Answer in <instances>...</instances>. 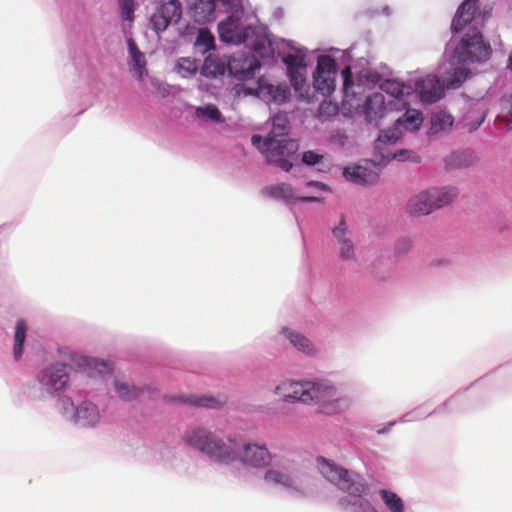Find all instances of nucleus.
I'll return each instance as SVG.
<instances>
[{"mask_svg":"<svg viewBox=\"0 0 512 512\" xmlns=\"http://www.w3.org/2000/svg\"><path fill=\"white\" fill-rule=\"evenodd\" d=\"M230 73L240 80L252 78L260 68L254 56L233 57L228 64Z\"/></svg>","mask_w":512,"mask_h":512,"instance_id":"obj_17","label":"nucleus"},{"mask_svg":"<svg viewBox=\"0 0 512 512\" xmlns=\"http://www.w3.org/2000/svg\"><path fill=\"white\" fill-rule=\"evenodd\" d=\"M119 6L122 19L126 21H132L135 11L134 0H119Z\"/></svg>","mask_w":512,"mask_h":512,"instance_id":"obj_40","label":"nucleus"},{"mask_svg":"<svg viewBox=\"0 0 512 512\" xmlns=\"http://www.w3.org/2000/svg\"><path fill=\"white\" fill-rule=\"evenodd\" d=\"M323 160V155L318 154L314 151H306L303 153L302 162L308 166H315L321 163Z\"/></svg>","mask_w":512,"mask_h":512,"instance_id":"obj_43","label":"nucleus"},{"mask_svg":"<svg viewBox=\"0 0 512 512\" xmlns=\"http://www.w3.org/2000/svg\"><path fill=\"white\" fill-rule=\"evenodd\" d=\"M309 402L308 405H318L324 413H333L338 408L340 395L337 389L328 382H309Z\"/></svg>","mask_w":512,"mask_h":512,"instance_id":"obj_8","label":"nucleus"},{"mask_svg":"<svg viewBox=\"0 0 512 512\" xmlns=\"http://www.w3.org/2000/svg\"><path fill=\"white\" fill-rule=\"evenodd\" d=\"M336 74V61L328 55L320 56L314 74V92L320 93L325 97L331 95L335 89Z\"/></svg>","mask_w":512,"mask_h":512,"instance_id":"obj_9","label":"nucleus"},{"mask_svg":"<svg viewBox=\"0 0 512 512\" xmlns=\"http://www.w3.org/2000/svg\"><path fill=\"white\" fill-rule=\"evenodd\" d=\"M386 431V429H381V430H378V433H384Z\"/></svg>","mask_w":512,"mask_h":512,"instance_id":"obj_55","label":"nucleus"},{"mask_svg":"<svg viewBox=\"0 0 512 512\" xmlns=\"http://www.w3.org/2000/svg\"><path fill=\"white\" fill-rule=\"evenodd\" d=\"M416 91L424 103H435L444 95L440 80L434 75H428L416 83Z\"/></svg>","mask_w":512,"mask_h":512,"instance_id":"obj_15","label":"nucleus"},{"mask_svg":"<svg viewBox=\"0 0 512 512\" xmlns=\"http://www.w3.org/2000/svg\"><path fill=\"white\" fill-rule=\"evenodd\" d=\"M246 95H255L265 100H272L276 103L285 102L290 95V89L285 84L274 85L265 78H259L256 87L243 86Z\"/></svg>","mask_w":512,"mask_h":512,"instance_id":"obj_13","label":"nucleus"},{"mask_svg":"<svg viewBox=\"0 0 512 512\" xmlns=\"http://www.w3.org/2000/svg\"><path fill=\"white\" fill-rule=\"evenodd\" d=\"M454 118L446 111H438L431 117V131L439 133L447 130L453 125Z\"/></svg>","mask_w":512,"mask_h":512,"instance_id":"obj_30","label":"nucleus"},{"mask_svg":"<svg viewBox=\"0 0 512 512\" xmlns=\"http://www.w3.org/2000/svg\"><path fill=\"white\" fill-rule=\"evenodd\" d=\"M347 230L344 219L341 220L339 226L333 229V235L337 239L339 257L342 260L349 261L355 259V249L352 241L345 237Z\"/></svg>","mask_w":512,"mask_h":512,"instance_id":"obj_23","label":"nucleus"},{"mask_svg":"<svg viewBox=\"0 0 512 512\" xmlns=\"http://www.w3.org/2000/svg\"><path fill=\"white\" fill-rule=\"evenodd\" d=\"M195 44L202 52H207L214 48V37L207 29H200Z\"/></svg>","mask_w":512,"mask_h":512,"instance_id":"obj_36","label":"nucleus"},{"mask_svg":"<svg viewBox=\"0 0 512 512\" xmlns=\"http://www.w3.org/2000/svg\"><path fill=\"white\" fill-rule=\"evenodd\" d=\"M244 13L240 0H234L231 7V14L218 24L220 40L228 44H247L249 38L255 33L251 26H244L241 22Z\"/></svg>","mask_w":512,"mask_h":512,"instance_id":"obj_5","label":"nucleus"},{"mask_svg":"<svg viewBox=\"0 0 512 512\" xmlns=\"http://www.w3.org/2000/svg\"><path fill=\"white\" fill-rule=\"evenodd\" d=\"M380 496H381L384 504L386 505V507L391 512H403L404 511V502L401 499V497L398 496L396 493H394L390 490L382 489L380 491Z\"/></svg>","mask_w":512,"mask_h":512,"instance_id":"obj_33","label":"nucleus"},{"mask_svg":"<svg viewBox=\"0 0 512 512\" xmlns=\"http://www.w3.org/2000/svg\"><path fill=\"white\" fill-rule=\"evenodd\" d=\"M429 191H423L412 197L407 203V212L413 216H423L433 211Z\"/></svg>","mask_w":512,"mask_h":512,"instance_id":"obj_24","label":"nucleus"},{"mask_svg":"<svg viewBox=\"0 0 512 512\" xmlns=\"http://www.w3.org/2000/svg\"><path fill=\"white\" fill-rule=\"evenodd\" d=\"M77 365L80 369L87 372V375L90 377L95 376L96 374H109L113 370L112 363L109 361L84 356L78 359Z\"/></svg>","mask_w":512,"mask_h":512,"instance_id":"obj_25","label":"nucleus"},{"mask_svg":"<svg viewBox=\"0 0 512 512\" xmlns=\"http://www.w3.org/2000/svg\"><path fill=\"white\" fill-rule=\"evenodd\" d=\"M479 0H465L458 8L452 23L451 30L455 33L462 31L466 26L474 21V16L478 10Z\"/></svg>","mask_w":512,"mask_h":512,"instance_id":"obj_18","label":"nucleus"},{"mask_svg":"<svg viewBox=\"0 0 512 512\" xmlns=\"http://www.w3.org/2000/svg\"><path fill=\"white\" fill-rule=\"evenodd\" d=\"M423 122L422 113L416 109H408L404 115L396 120L393 129L381 131L378 140L382 143H395L401 134V129L416 131Z\"/></svg>","mask_w":512,"mask_h":512,"instance_id":"obj_12","label":"nucleus"},{"mask_svg":"<svg viewBox=\"0 0 512 512\" xmlns=\"http://www.w3.org/2000/svg\"><path fill=\"white\" fill-rule=\"evenodd\" d=\"M75 420L82 426L95 425L99 420V412L96 405L91 402L80 404L76 409Z\"/></svg>","mask_w":512,"mask_h":512,"instance_id":"obj_26","label":"nucleus"},{"mask_svg":"<svg viewBox=\"0 0 512 512\" xmlns=\"http://www.w3.org/2000/svg\"><path fill=\"white\" fill-rule=\"evenodd\" d=\"M300 86H301V90H294L295 93L297 94L298 98L300 100H304V101H307V102H312L314 100L315 94H316L314 92V90L310 93L311 88H310V86H309V84L307 82L304 83L303 86L300 84Z\"/></svg>","mask_w":512,"mask_h":512,"instance_id":"obj_45","label":"nucleus"},{"mask_svg":"<svg viewBox=\"0 0 512 512\" xmlns=\"http://www.w3.org/2000/svg\"><path fill=\"white\" fill-rule=\"evenodd\" d=\"M128 48H129L131 57L136 56L138 54H142V52L139 50L137 44L134 42L133 39L128 40Z\"/></svg>","mask_w":512,"mask_h":512,"instance_id":"obj_47","label":"nucleus"},{"mask_svg":"<svg viewBox=\"0 0 512 512\" xmlns=\"http://www.w3.org/2000/svg\"><path fill=\"white\" fill-rule=\"evenodd\" d=\"M182 15V5L178 0H164L160 7L152 14L150 25L157 33L167 29L172 23H177Z\"/></svg>","mask_w":512,"mask_h":512,"instance_id":"obj_10","label":"nucleus"},{"mask_svg":"<svg viewBox=\"0 0 512 512\" xmlns=\"http://www.w3.org/2000/svg\"><path fill=\"white\" fill-rule=\"evenodd\" d=\"M183 441L214 462L224 465L238 462L241 438L228 437L224 440L207 428L195 427L184 433Z\"/></svg>","mask_w":512,"mask_h":512,"instance_id":"obj_2","label":"nucleus"},{"mask_svg":"<svg viewBox=\"0 0 512 512\" xmlns=\"http://www.w3.org/2000/svg\"><path fill=\"white\" fill-rule=\"evenodd\" d=\"M343 175L347 180L358 185H372L379 179V174L374 168L362 165L346 167Z\"/></svg>","mask_w":512,"mask_h":512,"instance_id":"obj_20","label":"nucleus"},{"mask_svg":"<svg viewBox=\"0 0 512 512\" xmlns=\"http://www.w3.org/2000/svg\"><path fill=\"white\" fill-rule=\"evenodd\" d=\"M455 75H456L457 77H463V78H465V73H464V71H463L462 69H458V70H456V71H455Z\"/></svg>","mask_w":512,"mask_h":512,"instance_id":"obj_51","label":"nucleus"},{"mask_svg":"<svg viewBox=\"0 0 512 512\" xmlns=\"http://www.w3.org/2000/svg\"><path fill=\"white\" fill-rule=\"evenodd\" d=\"M176 69L182 77H187L197 71V65L195 61L190 58H181L176 64Z\"/></svg>","mask_w":512,"mask_h":512,"instance_id":"obj_38","label":"nucleus"},{"mask_svg":"<svg viewBox=\"0 0 512 512\" xmlns=\"http://www.w3.org/2000/svg\"><path fill=\"white\" fill-rule=\"evenodd\" d=\"M485 117H486V113H483L481 118H480V120L477 122V124H475L473 127L470 128V131L476 130L482 124V122L484 121Z\"/></svg>","mask_w":512,"mask_h":512,"instance_id":"obj_50","label":"nucleus"},{"mask_svg":"<svg viewBox=\"0 0 512 512\" xmlns=\"http://www.w3.org/2000/svg\"><path fill=\"white\" fill-rule=\"evenodd\" d=\"M183 441L214 462L224 465L238 462L241 438L228 437L224 440L207 428L195 427L184 433Z\"/></svg>","mask_w":512,"mask_h":512,"instance_id":"obj_3","label":"nucleus"},{"mask_svg":"<svg viewBox=\"0 0 512 512\" xmlns=\"http://www.w3.org/2000/svg\"><path fill=\"white\" fill-rule=\"evenodd\" d=\"M196 115L198 117H207L215 122H222V114L220 110L213 104H208L204 107H198L196 109Z\"/></svg>","mask_w":512,"mask_h":512,"instance_id":"obj_37","label":"nucleus"},{"mask_svg":"<svg viewBox=\"0 0 512 512\" xmlns=\"http://www.w3.org/2000/svg\"><path fill=\"white\" fill-rule=\"evenodd\" d=\"M131 58H132V67L136 71L138 78L141 79L143 77L144 73H146L145 55L142 53V54L133 56Z\"/></svg>","mask_w":512,"mask_h":512,"instance_id":"obj_42","label":"nucleus"},{"mask_svg":"<svg viewBox=\"0 0 512 512\" xmlns=\"http://www.w3.org/2000/svg\"><path fill=\"white\" fill-rule=\"evenodd\" d=\"M407 153H408V151H406V150H400L394 154V158H396L400 161H404V160L408 159V157H406Z\"/></svg>","mask_w":512,"mask_h":512,"instance_id":"obj_49","label":"nucleus"},{"mask_svg":"<svg viewBox=\"0 0 512 512\" xmlns=\"http://www.w3.org/2000/svg\"><path fill=\"white\" fill-rule=\"evenodd\" d=\"M27 325L23 319H19L15 328L14 335V349L13 354L16 360H18L23 353V344L26 338Z\"/></svg>","mask_w":512,"mask_h":512,"instance_id":"obj_31","label":"nucleus"},{"mask_svg":"<svg viewBox=\"0 0 512 512\" xmlns=\"http://www.w3.org/2000/svg\"><path fill=\"white\" fill-rule=\"evenodd\" d=\"M289 338L291 343L299 350L306 353L311 352L310 341L306 337L298 333H290Z\"/></svg>","mask_w":512,"mask_h":512,"instance_id":"obj_41","label":"nucleus"},{"mask_svg":"<svg viewBox=\"0 0 512 512\" xmlns=\"http://www.w3.org/2000/svg\"><path fill=\"white\" fill-rule=\"evenodd\" d=\"M262 193L270 198L283 201H290L293 199L307 203L321 201L319 197H297L293 187L288 183H278L266 186L263 188Z\"/></svg>","mask_w":512,"mask_h":512,"instance_id":"obj_16","label":"nucleus"},{"mask_svg":"<svg viewBox=\"0 0 512 512\" xmlns=\"http://www.w3.org/2000/svg\"><path fill=\"white\" fill-rule=\"evenodd\" d=\"M209 69V60L207 59L204 64V71L206 75H209L210 73L207 71Z\"/></svg>","mask_w":512,"mask_h":512,"instance_id":"obj_52","label":"nucleus"},{"mask_svg":"<svg viewBox=\"0 0 512 512\" xmlns=\"http://www.w3.org/2000/svg\"><path fill=\"white\" fill-rule=\"evenodd\" d=\"M363 113L368 123L377 124L386 113L384 95L380 92H375L367 96L363 105Z\"/></svg>","mask_w":512,"mask_h":512,"instance_id":"obj_19","label":"nucleus"},{"mask_svg":"<svg viewBox=\"0 0 512 512\" xmlns=\"http://www.w3.org/2000/svg\"><path fill=\"white\" fill-rule=\"evenodd\" d=\"M308 185L318 186V187H321L322 189H324V188H325V186H324V185H322V184H320V183H318V182H309V183H308Z\"/></svg>","mask_w":512,"mask_h":512,"instance_id":"obj_54","label":"nucleus"},{"mask_svg":"<svg viewBox=\"0 0 512 512\" xmlns=\"http://www.w3.org/2000/svg\"><path fill=\"white\" fill-rule=\"evenodd\" d=\"M287 131V119L285 116L277 115L273 118V128L268 135L276 139L277 136L285 134Z\"/></svg>","mask_w":512,"mask_h":512,"instance_id":"obj_39","label":"nucleus"},{"mask_svg":"<svg viewBox=\"0 0 512 512\" xmlns=\"http://www.w3.org/2000/svg\"><path fill=\"white\" fill-rule=\"evenodd\" d=\"M177 400L180 402H183V403L193 405V406L211 408V409L219 408V407L223 406L224 404H226V402H227V399L225 396L213 397V396H207V395H203V396L192 395V396H188V397H178Z\"/></svg>","mask_w":512,"mask_h":512,"instance_id":"obj_27","label":"nucleus"},{"mask_svg":"<svg viewBox=\"0 0 512 512\" xmlns=\"http://www.w3.org/2000/svg\"><path fill=\"white\" fill-rule=\"evenodd\" d=\"M342 77H343V92H344L345 96L348 97L350 90L353 86L352 72H351V68L349 66L345 67L342 70Z\"/></svg>","mask_w":512,"mask_h":512,"instance_id":"obj_44","label":"nucleus"},{"mask_svg":"<svg viewBox=\"0 0 512 512\" xmlns=\"http://www.w3.org/2000/svg\"><path fill=\"white\" fill-rule=\"evenodd\" d=\"M428 191L433 204V209H439L450 204L458 195L457 190L452 187H445L441 189L435 188Z\"/></svg>","mask_w":512,"mask_h":512,"instance_id":"obj_29","label":"nucleus"},{"mask_svg":"<svg viewBox=\"0 0 512 512\" xmlns=\"http://www.w3.org/2000/svg\"><path fill=\"white\" fill-rule=\"evenodd\" d=\"M115 390L118 394V396L124 400V401H132L138 398L139 394L141 393V390L138 389L136 386L129 384L127 382H122L116 380L114 382Z\"/></svg>","mask_w":512,"mask_h":512,"instance_id":"obj_32","label":"nucleus"},{"mask_svg":"<svg viewBox=\"0 0 512 512\" xmlns=\"http://www.w3.org/2000/svg\"><path fill=\"white\" fill-rule=\"evenodd\" d=\"M507 68L512 70V53L510 54L508 58Z\"/></svg>","mask_w":512,"mask_h":512,"instance_id":"obj_53","label":"nucleus"},{"mask_svg":"<svg viewBox=\"0 0 512 512\" xmlns=\"http://www.w3.org/2000/svg\"><path fill=\"white\" fill-rule=\"evenodd\" d=\"M317 467L323 477L347 494L339 499L342 508H351V512L373 511L371 503L364 498L369 487L361 475L323 457L317 459Z\"/></svg>","mask_w":512,"mask_h":512,"instance_id":"obj_1","label":"nucleus"},{"mask_svg":"<svg viewBox=\"0 0 512 512\" xmlns=\"http://www.w3.org/2000/svg\"><path fill=\"white\" fill-rule=\"evenodd\" d=\"M309 382L284 380L275 387L274 393L281 397L284 402L306 404L311 399L308 397Z\"/></svg>","mask_w":512,"mask_h":512,"instance_id":"obj_14","label":"nucleus"},{"mask_svg":"<svg viewBox=\"0 0 512 512\" xmlns=\"http://www.w3.org/2000/svg\"><path fill=\"white\" fill-rule=\"evenodd\" d=\"M286 62L294 90H301L300 84L303 86L307 82L304 75L305 68L302 66L301 60L295 56H288Z\"/></svg>","mask_w":512,"mask_h":512,"instance_id":"obj_28","label":"nucleus"},{"mask_svg":"<svg viewBox=\"0 0 512 512\" xmlns=\"http://www.w3.org/2000/svg\"><path fill=\"white\" fill-rule=\"evenodd\" d=\"M383 89L397 99H401L405 95H409L411 91V87L395 81H387L383 84Z\"/></svg>","mask_w":512,"mask_h":512,"instance_id":"obj_34","label":"nucleus"},{"mask_svg":"<svg viewBox=\"0 0 512 512\" xmlns=\"http://www.w3.org/2000/svg\"><path fill=\"white\" fill-rule=\"evenodd\" d=\"M462 157V154H454L452 155V160L455 162V165L458 167L461 166H467L470 164V162H462L460 158Z\"/></svg>","mask_w":512,"mask_h":512,"instance_id":"obj_48","label":"nucleus"},{"mask_svg":"<svg viewBox=\"0 0 512 512\" xmlns=\"http://www.w3.org/2000/svg\"><path fill=\"white\" fill-rule=\"evenodd\" d=\"M263 480L269 485L279 486L288 490L296 489V481L292 474L287 469L277 466L267 468Z\"/></svg>","mask_w":512,"mask_h":512,"instance_id":"obj_21","label":"nucleus"},{"mask_svg":"<svg viewBox=\"0 0 512 512\" xmlns=\"http://www.w3.org/2000/svg\"><path fill=\"white\" fill-rule=\"evenodd\" d=\"M189 12L195 22L207 23L215 18L214 0H187Z\"/></svg>","mask_w":512,"mask_h":512,"instance_id":"obj_22","label":"nucleus"},{"mask_svg":"<svg viewBox=\"0 0 512 512\" xmlns=\"http://www.w3.org/2000/svg\"><path fill=\"white\" fill-rule=\"evenodd\" d=\"M490 53V45L484 42L480 30L470 26L456 47L454 57L459 63H474L488 59Z\"/></svg>","mask_w":512,"mask_h":512,"instance_id":"obj_6","label":"nucleus"},{"mask_svg":"<svg viewBox=\"0 0 512 512\" xmlns=\"http://www.w3.org/2000/svg\"><path fill=\"white\" fill-rule=\"evenodd\" d=\"M251 141L265 155L270 164L285 172H289L298 159L299 143L297 140L275 139L272 135H267L263 139L260 135H253Z\"/></svg>","mask_w":512,"mask_h":512,"instance_id":"obj_4","label":"nucleus"},{"mask_svg":"<svg viewBox=\"0 0 512 512\" xmlns=\"http://www.w3.org/2000/svg\"><path fill=\"white\" fill-rule=\"evenodd\" d=\"M37 380L50 394L61 391L69 381L68 368L63 363L52 364L38 373Z\"/></svg>","mask_w":512,"mask_h":512,"instance_id":"obj_11","label":"nucleus"},{"mask_svg":"<svg viewBox=\"0 0 512 512\" xmlns=\"http://www.w3.org/2000/svg\"><path fill=\"white\" fill-rule=\"evenodd\" d=\"M411 246H412V244H411L410 240L402 239V240L398 241V243L396 245V250L398 253L404 254L410 250Z\"/></svg>","mask_w":512,"mask_h":512,"instance_id":"obj_46","label":"nucleus"},{"mask_svg":"<svg viewBox=\"0 0 512 512\" xmlns=\"http://www.w3.org/2000/svg\"><path fill=\"white\" fill-rule=\"evenodd\" d=\"M497 119L512 127V94L501 99V112Z\"/></svg>","mask_w":512,"mask_h":512,"instance_id":"obj_35","label":"nucleus"},{"mask_svg":"<svg viewBox=\"0 0 512 512\" xmlns=\"http://www.w3.org/2000/svg\"><path fill=\"white\" fill-rule=\"evenodd\" d=\"M273 457L265 443L241 439L238 463L242 466L254 469L267 468L272 463Z\"/></svg>","mask_w":512,"mask_h":512,"instance_id":"obj_7","label":"nucleus"}]
</instances>
